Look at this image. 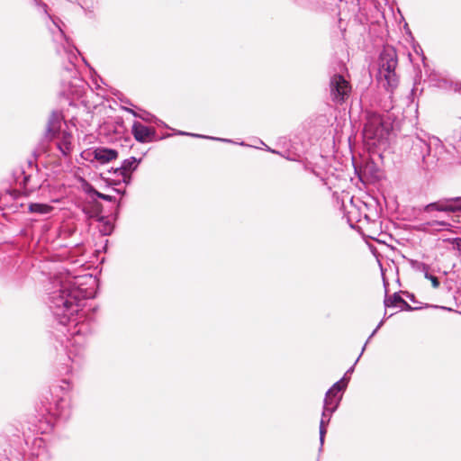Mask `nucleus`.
<instances>
[{
	"instance_id": "obj_1",
	"label": "nucleus",
	"mask_w": 461,
	"mask_h": 461,
	"mask_svg": "<svg viewBox=\"0 0 461 461\" xmlns=\"http://www.w3.org/2000/svg\"><path fill=\"white\" fill-rule=\"evenodd\" d=\"M96 285L95 278L91 274L59 277L54 282L55 289L50 293V309L58 321L66 326L73 323L68 329L70 338L66 345L68 361L66 373H71L80 366L84 356L86 337L91 334L92 327L86 321L81 313L84 300L94 294Z\"/></svg>"
},
{
	"instance_id": "obj_2",
	"label": "nucleus",
	"mask_w": 461,
	"mask_h": 461,
	"mask_svg": "<svg viewBox=\"0 0 461 461\" xmlns=\"http://www.w3.org/2000/svg\"><path fill=\"white\" fill-rule=\"evenodd\" d=\"M53 27L50 30L51 32L53 41L58 44L56 50L58 54L66 56L68 64L65 65L64 69L73 78L68 85H63L61 94L68 99L80 100L84 97L87 85L77 77V69L75 61L77 59L78 50L73 46L64 32L65 24L59 19H52Z\"/></svg>"
},
{
	"instance_id": "obj_3",
	"label": "nucleus",
	"mask_w": 461,
	"mask_h": 461,
	"mask_svg": "<svg viewBox=\"0 0 461 461\" xmlns=\"http://www.w3.org/2000/svg\"><path fill=\"white\" fill-rule=\"evenodd\" d=\"M365 118L364 138L372 145L385 142L392 130L389 118L373 111H366Z\"/></svg>"
},
{
	"instance_id": "obj_4",
	"label": "nucleus",
	"mask_w": 461,
	"mask_h": 461,
	"mask_svg": "<svg viewBox=\"0 0 461 461\" xmlns=\"http://www.w3.org/2000/svg\"><path fill=\"white\" fill-rule=\"evenodd\" d=\"M397 63L393 49L387 48L380 54L378 79L387 90H393L398 85V77L395 73Z\"/></svg>"
},
{
	"instance_id": "obj_5",
	"label": "nucleus",
	"mask_w": 461,
	"mask_h": 461,
	"mask_svg": "<svg viewBox=\"0 0 461 461\" xmlns=\"http://www.w3.org/2000/svg\"><path fill=\"white\" fill-rule=\"evenodd\" d=\"M350 83L341 75L334 74L330 78V96L337 104H344L350 96Z\"/></svg>"
},
{
	"instance_id": "obj_6",
	"label": "nucleus",
	"mask_w": 461,
	"mask_h": 461,
	"mask_svg": "<svg viewBox=\"0 0 461 461\" xmlns=\"http://www.w3.org/2000/svg\"><path fill=\"white\" fill-rule=\"evenodd\" d=\"M434 211L443 212H461V196L443 198L423 207L424 212L429 213Z\"/></svg>"
},
{
	"instance_id": "obj_7",
	"label": "nucleus",
	"mask_w": 461,
	"mask_h": 461,
	"mask_svg": "<svg viewBox=\"0 0 461 461\" xmlns=\"http://www.w3.org/2000/svg\"><path fill=\"white\" fill-rule=\"evenodd\" d=\"M82 157L85 159H95L100 164H106L115 159L118 157V152L113 149L99 147L92 151H84Z\"/></svg>"
},
{
	"instance_id": "obj_8",
	"label": "nucleus",
	"mask_w": 461,
	"mask_h": 461,
	"mask_svg": "<svg viewBox=\"0 0 461 461\" xmlns=\"http://www.w3.org/2000/svg\"><path fill=\"white\" fill-rule=\"evenodd\" d=\"M141 159H137L135 157H131L122 161L121 167L114 169V173L122 177L123 183L126 185L131 181V173L135 171L140 163Z\"/></svg>"
},
{
	"instance_id": "obj_9",
	"label": "nucleus",
	"mask_w": 461,
	"mask_h": 461,
	"mask_svg": "<svg viewBox=\"0 0 461 461\" xmlns=\"http://www.w3.org/2000/svg\"><path fill=\"white\" fill-rule=\"evenodd\" d=\"M85 212L89 219H93L98 222V230L103 236H108L113 232V223L110 217L101 215L98 209L95 212L85 210Z\"/></svg>"
},
{
	"instance_id": "obj_10",
	"label": "nucleus",
	"mask_w": 461,
	"mask_h": 461,
	"mask_svg": "<svg viewBox=\"0 0 461 461\" xmlns=\"http://www.w3.org/2000/svg\"><path fill=\"white\" fill-rule=\"evenodd\" d=\"M430 153V146L425 140H421L419 137H416L412 140L411 146V154L417 158L421 159L422 162L429 167V162L427 160V158Z\"/></svg>"
},
{
	"instance_id": "obj_11",
	"label": "nucleus",
	"mask_w": 461,
	"mask_h": 461,
	"mask_svg": "<svg viewBox=\"0 0 461 461\" xmlns=\"http://www.w3.org/2000/svg\"><path fill=\"white\" fill-rule=\"evenodd\" d=\"M63 119L64 117L61 112L53 111L51 113L45 131V137L47 139L51 140L55 137L60 129L61 122Z\"/></svg>"
},
{
	"instance_id": "obj_12",
	"label": "nucleus",
	"mask_w": 461,
	"mask_h": 461,
	"mask_svg": "<svg viewBox=\"0 0 461 461\" xmlns=\"http://www.w3.org/2000/svg\"><path fill=\"white\" fill-rule=\"evenodd\" d=\"M131 132L135 140L142 143L150 141L152 136L155 134V131L153 129L149 128L139 122H133Z\"/></svg>"
},
{
	"instance_id": "obj_13",
	"label": "nucleus",
	"mask_w": 461,
	"mask_h": 461,
	"mask_svg": "<svg viewBox=\"0 0 461 461\" xmlns=\"http://www.w3.org/2000/svg\"><path fill=\"white\" fill-rule=\"evenodd\" d=\"M384 303L386 308L399 306L406 311L414 310V308L411 306L404 299H402L397 293H394L392 296L385 297Z\"/></svg>"
},
{
	"instance_id": "obj_14",
	"label": "nucleus",
	"mask_w": 461,
	"mask_h": 461,
	"mask_svg": "<svg viewBox=\"0 0 461 461\" xmlns=\"http://www.w3.org/2000/svg\"><path fill=\"white\" fill-rule=\"evenodd\" d=\"M72 140L73 136L71 133L66 131L62 132L61 139L58 142V148L64 156H67L71 152L73 149Z\"/></svg>"
},
{
	"instance_id": "obj_15",
	"label": "nucleus",
	"mask_w": 461,
	"mask_h": 461,
	"mask_svg": "<svg viewBox=\"0 0 461 461\" xmlns=\"http://www.w3.org/2000/svg\"><path fill=\"white\" fill-rule=\"evenodd\" d=\"M341 398L342 394L337 397L335 395L326 393L323 402V410L333 413L338 409Z\"/></svg>"
},
{
	"instance_id": "obj_16",
	"label": "nucleus",
	"mask_w": 461,
	"mask_h": 461,
	"mask_svg": "<svg viewBox=\"0 0 461 461\" xmlns=\"http://www.w3.org/2000/svg\"><path fill=\"white\" fill-rule=\"evenodd\" d=\"M53 415H56L61 419H67L69 416V409L68 401L61 397L55 402V411Z\"/></svg>"
},
{
	"instance_id": "obj_17",
	"label": "nucleus",
	"mask_w": 461,
	"mask_h": 461,
	"mask_svg": "<svg viewBox=\"0 0 461 461\" xmlns=\"http://www.w3.org/2000/svg\"><path fill=\"white\" fill-rule=\"evenodd\" d=\"M452 227V225L444 221H428L423 224V230H431V231H441L449 230Z\"/></svg>"
},
{
	"instance_id": "obj_18",
	"label": "nucleus",
	"mask_w": 461,
	"mask_h": 461,
	"mask_svg": "<svg viewBox=\"0 0 461 461\" xmlns=\"http://www.w3.org/2000/svg\"><path fill=\"white\" fill-rule=\"evenodd\" d=\"M28 210L31 213L45 215L50 213L53 207L47 203H32L29 204Z\"/></svg>"
},
{
	"instance_id": "obj_19",
	"label": "nucleus",
	"mask_w": 461,
	"mask_h": 461,
	"mask_svg": "<svg viewBox=\"0 0 461 461\" xmlns=\"http://www.w3.org/2000/svg\"><path fill=\"white\" fill-rule=\"evenodd\" d=\"M333 413L327 414V411L325 410H322L321 413V419L320 421V442L321 446L322 447L324 443V438L327 432V426L329 425L331 416Z\"/></svg>"
},
{
	"instance_id": "obj_20",
	"label": "nucleus",
	"mask_w": 461,
	"mask_h": 461,
	"mask_svg": "<svg viewBox=\"0 0 461 461\" xmlns=\"http://www.w3.org/2000/svg\"><path fill=\"white\" fill-rule=\"evenodd\" d=\"M349 381V378H346L343 376L339 381L336 382L328 391L326 393L332 394L337 396L339 393H341L345 391L346 387L348 386V383Z\"/></svg>"
},
{
	"instance_id": "obj_21",
	"label": "nucleus",
	"mask_w": 461,
	"mask_h": 461,
	"mask_svg": "<svg viewBox=\"0 0 461 461\" xmlns=\"http://www.w3.org/2000/svg\"><path fill=\"white\" fill-rule=\"evenodd\" d=\"M409 262L412 269L418 272H422L424 276L429 270V267L423 262L415 259H410Z\"/></svg>"
},
{
	"instance_id": "obj_22",
	"label": "nucleus",
	"mask_w": 461,
	"mask_h": 461,
	"mask_svg": "<svg viewBox=\"0 0 461 461\" xmlns=\"http://www.w3.org/2000/svg\"><path fill=\"white\" fill-rule=\"evenodd\" d=\"M178 134H180V135H190V136L197 137V138L212 139V140H220V141H223V142H231V140H229V139L213 138V137H208V136L200 135V134H191V133H187V132H185V131H179Z\"/></svg>"
},
{
	"instance_id": "obj_23",
	"label": "nucleus",
	"mask_w": 461,
	"mask_h": 461,
	"mask_svg": "<svg viewBox=\"0 0 461 461\" xmlns=\"http://www.w3.org/2000/svg\"><path fill=\"white\" fill-rule=\"evenodd\" d=\"M424 276L426 279H429V281H431V285H432L433 288H438L439 286L440 283H439L438 277L429 274V271L426 273V275Z\"/></svg>"
},
{
	"instance_id": "obj_24",
	"label": "nucleus",
	"mask_w": 461,
	"mask_h": 461,
	"mask_svg": "<svg viewBox=\"0 0 461 461\" xmlns=\"http://www.w3.org/2000/svg\"><path fill=\"white\" fill-rule=\"evenodd\" d=\"M84 191L90 195H96V193H98V191L95 190L93 185L86 182H85L84 185Z\"/></svg>"
},
{
	"instance_id": "obj_25",
	"label": "nucleus",
	"mask_w": 461,
	"mask_h": 461,
	"mask_svg": "<svg viewBox=\"0 0 461 461\" xmlns=\"http://www.w3.org/2000/svg\"><path fill=\"white\" fill-rule=\"evenodd\" d=\"M95 196L100 198V199H102V200L107 201V202L114 201V197L113 196L109 195V194H104L100 193V192L96 193Z\"/></svg>"
},
{
	"instance_id": "obj_26",
	"label": "nucleus",
	"mask_w": 461,
	"mask_h": 461,
	"mask_svg": "<svg viewBox=\"0 0 461 461\" xmlns=\"http://www.w3.org/2000/svg\"><path fill=\"white\" fill-rule=\"evenodd\" d=\"M384 318L378 323L377 327L375 329V330L372 332V334L369 336V338L367 339L366 342V344L369 342V340L371 339V338L377 332V330L382 327V325L384 324Z\"/></svg>"
},
{
	"instance_id": "obj_27",
	"label": "nucleus",
	"mask_w": 461,
	"mask_h": 461,
	"mask_svg": "<svg viewBox=\"0 0 461 461\" xmlns=\"http://www.w3.org/2000/svg\"><path fill=\"white\" fill-rule=\"evenodd\" d=\"M62 390L68 391L70 389V384L67 380H62V385L60 386Z\"/></svg>"
},
{
	"instance_id": "obj_28",
	"label": "nucleus",
	"mask_w": 461,
	"mask_h": 461,
	"mask_svg": "<svg viewBox=\"0 0 461 461\" xmlns=\"http://www.w3.org/2000/svg\"><path fill=\"white\" fill-rule=\"evenodd\" d=\"M125 110H126L127 112L131 113L133 116H135V117H138V116H139V115H138V113H137L135 111H133L132 109L125 108Z\"/></svg>"
},
{
	"instance_id": "obj_29",
	"label": "nucleus",
	"mask_w": 461,
	"mask_h": 461,
	"mask_svg": "<svg viewBox=\"0 0 461 461\" xmlns=\"http://www.w3.org/2000/svg\"><path fill=\"white\" fill-rule=\"evenodd\" d=\"M29 180H30V176H25L23 178V185H24L25 188H27V184H28Z\"/></svg>"
},
{
	"instance_id": "obj_30",
	"label": "nucleus",
	"mask_w": 461,
	"mask_h": 461,
	"mask_svg": "<svg viewBox=\"0 0 461 461\" xmlns=\"http://www.w3.org/2000/svg\"><path fill=\"white\" fill-rule=\"evenodd\" d=\"M365 349H366V345H364V347H363V348H362V350H361V353H360V355L358 356V357L357 358V360H356L355 364H353V366H356L357 362L359 360V357L362 356V354H363V352L365 351Z\"/></svg>"
},
{
	"instance_id": "obj_31",
	"label": "nucleus",
	"mask_w": 461,
	"mask_h": 461,
	"mask_svg": "<svg viewBox=\"0 0 461 461\" xmlns=\"http://www.w3.org/2000/svg\"><path fill=\"white\" fill-rule=\"evenodd\" d=\"M353 370H354V366H351V367H350V368L346 372V374H345V375H344V376H345L346 378H348L347 375H348V374H351V373L353 372Z\"/></svg>"
},
{
	"instance_id": "obj_32",
	"label": "nucleus",
	"mask_w": 461,
	"mask_h": 461,
	"mask_svg": "<svg viewBox=\"0 0 461 461\" xmlns=\"http://www.w3.org/2000/svg\"><path fill=\"white\" fill-rule=\"evenodd\" d=\"M457 246H458V249L461 250V239L457 240Z\"/></svg>"
},
{
	"instance_id": "obj_33",
	"label": "nucleus",
	"mask_w": 461,
	"mask_h": 461,
	"mask_svg": "<svg viewBox=\"0 0 461 461\" xmlns=\"http://www.w3.org/2000/svg\"><path fill=\"white\" fill-rule=\"evenodd\" d=\"M267 150L270 151V152H273V153H276V150L274 149H271L270 148L267 147Z\"/></svg>"
}]
</instances>
